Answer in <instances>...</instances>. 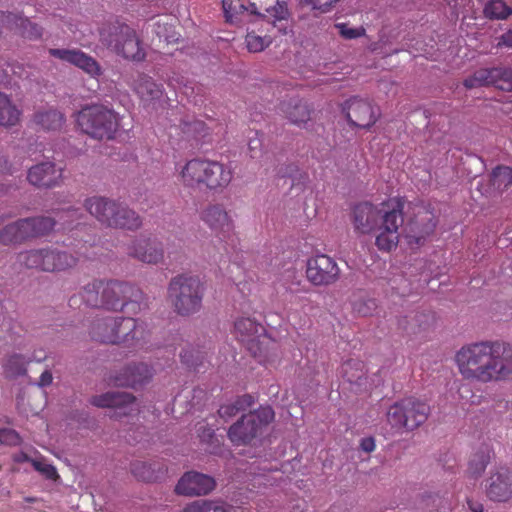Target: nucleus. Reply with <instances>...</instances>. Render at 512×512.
<instances>
[{
	"label": "nucleus",
	"instance_id": "1",
	"mask_svg": "<svg viewBox=\"0 0 512 512\" xmlns=\"http://www.w3.org/2000/svg\"><path fill=\"white\" fill-rule=\"evenodd\" d=\"M462 378L474 384H496L512 376V351L509 345L482 340L463 345L454 356Z\"/></svg>",
	"mask_w": 512,
	"mask_h": 512
},
{
	"label": "nucleus",
	"instance_id": "2",
	"mask_svg": "<svg viewBox=\"0 0 512 512\" xmlns=\"http://www.w3.org/2000/svg\"><path fill=\"white\" fill-rule=\"evenodd\" d=\"M354 231L360 235H375V246L381 252L395 250L404 225V201L389 199L378 205L360 202L353 207L351 216Z\"/></svg>",
	"mask_w": 512,
	"mask_h": 512
},
{
	"label": "nucleus",
	"instance_id": "3",
	"mask_svg": "<svg viewBox=\"0 0 512 512\" xmlns=\"http://www.w3.org/2000/svg\"><path fill=\"white\" fill-rule=\"evenodd\" d=\"M79 299L91 308L122 311L131 306L136 313L140 310L143 293L136 285L127 281L94 279L82 287L79 298L74 295L69 299V305L75 306Z\"/></svg>",
	"mask_w": 512,
	"mask_h": 512
},
{
	"label": "nucleus",
	"instance_id": "4",
	"mask_svg": "<svg viewBox=\"0 0 512 512\" xmlns=\"http://www.w3.org/2000/svg\"><path fill=\"white\" fill-rule=\"evenodd\" d=\"M233 179V170L228 165L205 158L188 160L179 169V180L186 188L222 192Z\"/></svg>",
	"mask_w": 512,
	"mask_h": 512
},
{
	"label": "nucleus",
	"instance_id": "5",
	"mask_svg": "<svg viewBox=\"0 0 512 512\" xmlns=\"http://www.w3.org/2000/svg\"><path fill=\"white\" fill-rule=\"evenodd\" d=\"M87 212L101 224L124 230H137L142 218L124 202L103 196L88 197L84 201Z\"/></svg>",
	"mask_w": 512,
	"mask_h": 512
},
{
	"label": "nucleus",
	"instance_id": "6",
	"mask_svg": "<svg viewBox=\"0 0 512 512\" xmlns=\"http://www.w3.org/2000/svg\"><path fill=\"white\" fill-rule=\"evenodd\" d=\"M99 40L105 47L126 60L140 62L146 57L136 31L119 20L103 23L99 28Z\"/></svg>",
	"mask_w": 512,
	"mask_h": 512
},
{
	"label": "nucleus",
	"instance_id": "7",
	"mask_svg": "<svg viewBox=\"0 0 512 512\" xmlns=\"http://www.w3.org/2000/svg\"><path fill=\"white\" fill-rule=\"evenodd\" d=\"M144 328L132 317L101 316L96 317L89 329L92 340L104 344H118L144 339Z\"/></svg>",
	"mask_w": 512,
	"mask_h": 512
},
{
	"label": "nucleus",
	"instance_id": "8",
	"mask_svg": "<svg viewBox=\"0 0 512 512\" xmlns=\"http://www.w3.org/2000/svg\"><path fill=\"white\" fill-rule=\"evenodd\" d=\"M76 247V255L56 248L30 250L20 253L18 261L29 269H38L45 272L64 271L74 267L81 258H90L88 250L91 246H87L86 242L80 246L76 245Z\"/></svg>",
	"mask_w": 512,
	"mask_h": 512
},
{
	"label": "nucleus",
	"instance_id": "9",
	"mask_svg": "<svg viewBox=\"0 0 512 512\" xmlns=\"http://www.w3.org/2000/svg\"><path fill=\"white\" fill-rule=\"evenodd\" d=\"M167 292L174 312L180 316L193 315L202 308L205 287L198 276L181 274L173 277Z\"/></svg>",
	"mask_w": 512,
	"mask_h": 512
},
{
	"label": "nucleus",
	"instance_id": "10",
	"mask_svg": "<svg viewBox=\"0 0 512 512\" xmlns=\"http://www.w3.org/2000/svg\"><path fill=\"white\" fill-rule=\"evenodd\" d=\"M77 127L86 135L97 140H111L120 126L117 113L103 105L83 107L76 113Z\"/></svg>",
	"mask_w": 512,
	"mask_h": 512
},
{
	"label": "nucleus",
	"instance_id": "11",
	"mask_svg": "<svg viewBox=\"0 0 512 512\" xmlns=\"http://www.w3.org/2000/svg\"><path fill=\"white\" fill-rule=\"evenodd\" d=\"M233 334L260 363L269 360L275 342L266 334L263 325L249 317H241L234 323Z\"/></svg>",
	"mask_w": 512,
	"mask_h": 512
},
{
	"label": "nucleus",
	"instance_id": "12",
	"mask_svg": "<svg viewBox=\"0 0 512 512\" xmlns=\"http://www.w3.org/2000/svg\"><path fill=\"white\" fill-rule=\"evenodd\" d=\"M200 219L223 243V251L226 255L235 250L238 243L235 223L222 204H208L202 209Z\"/></svg>",
	"mask_w": 512,
	"mask_h": 512
},
{
	"label": "nucleus",
	"instance_id": "13",
	"mask_svg": "<svg viewBox=\"0 0 512 512\" xmlns=\"http://www.w3.org/2000/svg\"><path fill=\"white\" fill-rule=\"evenodd\" d=\"M430 407L425 401L414 397L404 398L394 403L387 412V421L396 430L412 431L428 418Z\"/></svg>",
	"mask_w": 512,
	"mask_h": 512
},
{
	"label": "nucleus",
	"instance_id": "14",
	"mask_svg": "<svg viewBox=\"0 0 512 512\" xmlns=\"http://www.w3.org/2000/svg\"><path fill=\"white\" fill-rule=\"evenodd\" d=\"M275 413L269 406L260 407L254 412L243 415L228 430V437L235 445L250 443L263 429L273 421Z\"/></svg>",
	"mask_w": 512,
	"mask_h": 512
},
{
	"label": "nucleus",
	"instance_id": "15",
	"mask_svg": "<svg viewBox=\"0 0 512 512\" xmlns=\"http://www.w3.org/2000/svg\"><path fill=\"white\" fill-rule=\"evenodd\" d=\"M436 219L432 211L421 208L414 213L404 226L403 234L410 249L423 246L434 233Z\"/></svg>",
	"mask_w": 512,
	"mask_h": 512
},
{
	"label": "nucleus",
	"instance_id": "16",
	"mask_svg": "<svg viewBox=\"0 0 512 512\" xmlns=\"http://www.w3.org/2000/svg\"><path fill=\"white\" fill-rule=\"evenodd\" d=\"M340 276L335 260L326 254H317L307 260L306 277L315 286H328Z\"/></svg>",
	"mask_w": 512,
	"mask_h": 512
},
{
	"label": "nucleus",
	"instance_id": "17",
	"mask_svg": "<svg viewBox=\"0 0 512 512\" xmlns=\"http://www.w3.org/2000/svg\"><path fill=\"white\" fill-rule=\"evenodd\" d=\"M127 254L142 263L157 265L164 259V248L156 237L141 234L128 244Z\"/></svg>",
	"mask_w": 512,
	"mask_h": 512
},
{
	"label": "nucleus",
	"instance_id": "18",
	"mask_svg": "<svg viewBox=\"0 0 512 512\" xmlns=\"http://www.w3.org/2000/svg\"><path fill=\"white\" fill-rule=\"evenodd\" d=\"M467 89L492 85L502 91H512V70L509 68H482L467 77L464 82Z\"/></svg>",
	"mask_w": 512,
	"mask_h": 512
},
{
	"label": "nucleus",
	"instance_id": "19",
	"mask_svg": "<svg viewBox=\"0 0 512 512\" xmlns=\"http://www.w3.org/2000/svg\"><path fill=\"white\" fill-rule=\"evenodd\" d=\"M48 53L56 59L77 67L93 79H99L103 75L104 71L100 63L78 48H50Z\"/></svg>",
	"mask_w": 512,
	"mask_h": 512
},
{
	"label": "nucleus",
	"instance_id": "20",
	"mask_svg": "<svg viewBox=\"0 0 512 512\" xmlns=\"http://www.w3.org/2000/svg\"><path fill=\"white\" fill-rule=\"evenodd\" d=\"M63 171L54 162H41L28 169L27 181L34 187L51 189L62 184Z\"/></svg>",
	"mask_w": 512,
	"mask_h": 512
},
{
	"label": "nucleus",
	"instance_id": "21",
	"mask_svg": "<svg viewBox=\"0 0 512 512\" xmlns=\"http://www.w3.org/2000/svg\"><path fill=\"white\" fill-rule=\"evenodd\" d=\"M485 493L493 502H508L512 499V473L507 467L492 471L485 480Z\"/></svg>",
	"mask_w": 512,
	"mask_h": 512
},
{
	"label": "nucleus",
	"instance_id": "22",
	"mask_svg": "<svg viewBox=\"0 0 512 512\" xmlns=\"http://www.w3.org/2000/svg\"><path fill=\"white\" fill-rule=\"evenodd\" d=\"M214 478L196 471L186 472L178 481L175 492L184 496L207 495L215 488Z\"/></svg>",
	"mask_w": 512,
	"mask_h": 512
},
{
	"label": "nucleus",
	"instance_id": "23",
	"mask_svg": "<svg viewBox=\"0 0 512 512\" xmlns=\"http://www.w3.org/2000/svg\"><path fill=\"white\" fill-rule=\"evenodd\" d=\"M348 121L355 127L367 129L375 124L378 113L369 101L353 97L346 102Z\"/></svg>",
	"mask_w": 512,
	"mask_h": 512
},
{
	"label": "nucleus",
	"instance_id": "24",
	"mask_svg": "<svg viewBox=\"0 0 512 512\" xmlns=\"http://www.w3.org/2000/svg\"><path fill=\"white\" fill-rule=\"evenodd\" d=\"M136 398L127 392H107L91 398V404L100 408H116L117 416L130 415L134 411Z\"/></svg>",
	"mask_w": 512,
	"mask_h": 512
},
{
	"label": "nucleus",
	"instance_id": "25",
	"mask_svg": "<svg viewBox=\"0 0 512 512\" xmlns=\"http://www.w3.org/2000/svg\"><path fill=\"white\" fill-rule=\"evenodd\" d=\"M152 378V370L147 364L127 365L121 372L112 376L109 383L119 387H137Z\"/></svg>",
	"mask_w": 512,
	"mask_h": 512
},
{
	"label": "nucleus",
	"instance_id": "26",
	"mask_svg": "<svg viewBox=\"0 0 512 512\" xmlns=\"http://www.w3.org/2000/svg\"><path fill=\"white\" fill-rule=\"evenodd\" d=\"M280 109L285 117L297 126H302L311 119L312 108L301 99L292 98L288 102H283Z\"/></svg>",
	"mask_w": 512,
	"mask_h": 512
},
{
	"label": "nucleus",
	"instance_id": "27",
	"mask_svg": "<svg viewBox=\"0 0 512 512\" xmlns=\"http://www.w3.org/2000/svg\"><path fill=\"white\" fill-rule=\"evenodd\" d=\"M27 225L25 218L6 225L0 230V243L11 245L29 240Z\"/></svg>",
	"mask_w": 512,
	"mask_h": 512
},
{
	"label": "nucleus",
	"instance_id": "28",
	"mask_svg": "<svg viewBox=\"0 0 512 512\" xmlns=\"http://www.w3.org/2000/svg\"><path fill=\"white\" fill-rule=\"evenodd\" d=\"M33 123L46 131H56L65 123L64 115L56 109L39 110L34 113Z\"/></svg>",
	"mask_w": 512,
	"mask_h": 512
},
{
	"label": "nucleus",
	"instance_id": "29",
	"mask_svg": "<svg viewBox=\"0 0 512 512\" xmlns=\"http://www.w3.org/2000/svg\"><path fill=\"white\" fill-rule=\"evenodd\" d=\"M22 112L12 100L0 92V126L13 127L20 122Z\"/></svg>",
	"mask_w": 512,
	"mask_h": 512
},
{
	"label": "nucleus",
	"instance_id": "30",
	"mask_svg": "<svg viewBox=\"0 0 512 512\" xmlns=\"http://www.w3.org/2000/svg\"><path fill=\"white\" fill-rule=\"evenodd\" d=\"M492 449L488 445L481 446L471 456L467 472L473 478L479 477L486 469L492 456Z\"/></svg>",
	"mask_w": 512,
	"mask_h": 512
},
{
	"label": "nucleus",
	"instance_id": "31",
	"mask_svg": "<svg viewBox=\"0 0 512 512\" xmlns=\"http://www.w3.org/2000/svg\"><path fill=\"white\" fill-rule=\"evenodd\" d=\"M29 239L38 238L49 234L55 227L56 221L49 216H37L25 218Z\"/></svg>",
	"mask_w": 512,
	"mask_h": 512
},
{
	"label": "nucleus",
	"instance_id": "32",
	"mask_svg": "<svg viewBox=\"0 0 512 512\" xmlns=\"http://www.w3.org/2000/svg\"><path fill=\"white\" fill-rule=\"evenodd\" d=\"M135 90L145 101L160 99L163 94L162 86L157 84L151 77L144 74L139 76Z\"/></svg>",
	"mask_w": 512,
	"mask_h": 512
},
{
	"label": "nucleus",
	"instance_id": "33",
	"mask_svg": "<svg viewBox=\"0 0 512 512\" xmlns=\"http://www.w3.org/2000/svg\"><path fill=\"white\" fill-rule=\"evenodd\" d=\"M207 356V349L202 346L194 347L192 345H188L186 348L182 349L180 353L181 362L186 365L188 368L196 369L198 366L202 365Z\"/></svg>",
	"mask_w": 512,
	"mask_h": 512
},
{
	"label": "nucleus",
	"instance_id": "34",
	"mask_svg": "<svg viewBox=\"0 0 512 512\" xmlns=\"http://www.w3.org/2000/svg\"><path fill=\"white\" fill-rule=\"evenodd\" d=\"M483 13L490 20H505L512 15V8L503 0H490L485 4Z\"/></svg>",
	"mask_w": 512,
	"mask_h": 512
},
{
	"label": "nucleus",
	"instance_id": "35",
	"mask_svg": "<svg viewBox=\"0 0 512 512\" xmlns=\"http://www.w3.org/2000/svg\"><path fill=\"white\" fill-rule=\"evenodd\" d=\"M342 375L349 383L360 384L365 376L364 364L359 360H348L342 365Z\"/></svg>",
	"mask_w": 512,
	"mask_h": 512
},
{
	"label": "nucleus",
	"instance_id": "36",
	"mask_svg": "<svg viewBox=\"0 0 512 512\" xmlns=\"http://www.w3.org/2000/svg\"><path fill=\"white\" fill-rule=\"evenodd\" d=\"M29 363L21 354H13L8 357L3 365L4 372L8 377H18L25 375L26 366Z\"/></svg>",
	"mask_w": 512,
	"mask_h": 512
},
{
	"label": "nucleus",
	"instance_id": "37",
	"mask_svg": "<svg viewBox=\"0 0 512 512\" xmlns=\"http://www.w3.org/2000/svg\"><path fill=\"white\" fill-rule=\"evenodd\" d=\"M264 10L265 13L262 16L274 26L277 22L287 21L290 16L288 5L283 0H277L274 6L266 7Z\"/></svg>",
	"mask_w": 512,
	"mask_h": 512
},
{
	"label": "nucleus",
	"instance_id": "38",
	"mask_svg": "<svg viewBox=\"0 0 512 512\" xmlns=\"http://www.w3.org/2000/svg\"><path fill=\"white\" fill-rule=\"evenodd\" d=\"M182 512H231V509L216 501L199 500L186 506Z\"/></svg>",
	"mask_w": 512,
	"mask_h": 512
},
{
	"label": "nucleus",
	"instance_id": "39",
	"mask_svg": "<svg viewBox=\"0 0 512 512\" xmlns=\"http://www.w3.org/2000/svg\"><path fill=\"white\" fill-rule=\"evenodd\" d=\"M491 182L497 189H507L512 185V168L497 166L491 174Z\"/></svg>",
	"mask_w": 512,
	"mask_h": 512
},
{
	"label": "nucleus",
	"instance_id": "40",
	"mask_svg": "<svg viewBox=\"0 0 512 512\" xmlns=\"http://www.w3.org/2000/svg\"><path fill=\"white\" fill-rule=\"evenodd\" d=\"M43 31L44 29L40 25L30 21L28 17H25L16 33L28 40H39L43 36Z\"/></svg>",
	"mask_w": 512,
	"mask_h": 512
},
{
	"label": "nucleus",
	"instance_id": "41",
	"mask_svg": "<svg viewBox=\"0 0 512 512\" xmlns=\"http://www.w3.org/2000/svg\"><path fill=\"white\" fill-rule=\"evenodd\" d=\"M413 324H411L410 328L403 327L404 330H411V332L416 333L417 331H422L428 329L435 322L434 313L427 312H419L413 316Z\"/></svg>",
	"mask_w": 512,
	"mask_h": 512
},
{
	"label": "nucleus",
	"instance_id": "42",
	"mask_svg": "<svg viewBox=\"0 0 512 512\" xmlns=\"http://www.w3.org/2000/svg\"><path fill=\"white\" fill-rule=\"evenodd\" d=\"M155 32L160 39H163L167 44L177 43L179 40V33H177L171 24L156 23Z\"/></svg>",
	"mask_w": 512,
	"mask_h": 512
},
{
	"label": "nucleus",
	"instance_id": "43",
	"mask_svg": "<svg viewBox=\"0 0 512 512\" xmlns=\"http://www.w3.org/2000/svg\"><path fill=\"white\" fill-rule=\"evenodd\" d=\"M23 19H25V17L22 13L0 11V22L9 30L16 32L18 27L22 24Z\"/></svg>",
	"mask_w": 512,
	"mask_h": 512
},
{
	"label": "nucleus",
	"instance_id": "44",
	"mask_svg": "<svg viewBox=\"0 0 512 512\" xmlns=\"http://www.w3.org/2000/svg\"><path fill=\"white\" fill-rule=\"evenodd\" d=\"M133 475L139 480L150 482L153 481L154 471L151 466L145 462H135L131 465Z\"/></svg>",
	"mask_w": 512,
	"mask_h": 512
},
{
	"label": "nucleus",
	"instance_id": "45",
	"mask_svg": "<svg viewBox=\"0 0 512 512\" xmlns=\"http://www.w3.org/2000/svg\"><path fill=\"white\" fill-rule=\"evenodd\" d=\"M377 304L374 299H361L353 303V311L359 316H370L376 310Z\"/></svg>",
	"mask_w": 512,
	"mask_h": 512
},
{
	"label": "nucleus",
	"instance_id": "46",
	"mask_svg": "<svg viewBox=\"0 0 512 512\" xmlns=\"http://www.w3.org/2000/svg\"><path fill=\"white\" fill-rule=\"evenodd\" d=\"M245 41L248 50L253 53L264 50V48L269 44V41H267L266 38L256 35L254 32L247 33Z\"/></svg>",
	"mask_w": 512,
	"mask_h": 512
},
{
	"label": "nucleus",
	"instance_id": "47",
	"mask_svg": "<svg viewBox=\"0 0 512 512\" xmlns=\"http://www.w3.org/2000/svg\"><path fill=\"white\" fill-rule=\"evenodd\" d=\"M31 463L34 469L44 475L47 479L54 480L58 477L57 470L53 465L43 460H31Z\"/></svg>",
	"mask_w": 512,
	"mask_h": 512
},
{
	"label": "nucleus",
	"instance_id": "48",
	"mask_svg": "<svg viewBox=\"0 0 512 512\" xmlns=\"http://www.w3.org/2000/svg\"><path fill=\"white\" fill-rule=\"evenodd\" d=\"M336 27L339 29V33L346 39H355L365 34L364 28H351L347 24H337Z\"/></svg>",
	"mask_w": 512,
	"mask_h": 512
},
{
	"label": "nucleus",
	"instance_id": "49",
	"mask_svg": "<svg viewBox=\"0 0 512 512\" xmlns=\"http://www.w3.org/2000/svg\"><path fill=\"white\" fill-rule=\"evenodd\" d=\"M339 0H305L313 9L321 13L329 12Z\"/></svg>",
	"mask_w": 512,
	"mask_h": 512
},
{
	"label": "nucleus",
	"instance_id": "50",
	"mask_svg": "<svg viewBox=\"0 0 512 512\" xmlns=\"http://www.w3.org/2000/svg\"><path fill=\"white\" fill-rule=\"evenodd\" d=\"M0 442L9 445H17L20 443V437L18 433L12 429H1Z\"/></svg>",
	"mask_w": 512,
	"mask_h": 512
},
{
	"label": "nucleus",
	"instance_id": "51",
	"mask_svg": "<svg viewBox=\"0 0 512 512\" xmlns=\"http://www.w3.org/2000/svg\"><path fill=\"white\" fill-rule=\"evenodd\" d=\"M239 412L240 409L236 401L230 404L222 405L218 410V414L221 418H230L235 416Z\"/></svg>",
	"mask_w": 512,
	"mask_h": 512
},
{
	"label": "nucleus",
	"instance_id": "52",
	"mask_svg": "<svg viewBox=\"0 0 512 512\" xmlns=\"http://www.w3.org/2000/svg\"><path fill=\"white\" fill-rule=\"evenodd\" d=\"M235 401L240 411L246 410L247 408H250L254 404V398L248 394L238 397Z\"/></svg>",
	"mask_w": 512,
	"mask_h": 512
},
{
	"label": "nucleus",
	"instance_id": "53",
	"mask_svg": "<svg viewBox=\"0 0 512 512\" xmlns=\"http://www.w3.org/2000/svg\"><path fill=\"white\" fill-rule=\"evenodd\" d=\"M375 440L373 437H366L360 441V448L367 453L375 450Z\"/></svg>",
	"mask_w": 512,
	"mask_h": 512
},
{
	"label": "nucleus",
	"instance_id": "54",
	"mask_svg": "<svg viewBox=\"0 0 512 512\" xmlns=\"http://www.w3.org/2000/svg\"><path fill=\"white\" fill-rule=\"evenodd\" d=\"M498 47H507L512 48V29L508 30L506 33L502 34L499 38Z\"/></svg>",
	"mask_w": 512,
	"mask_h": 512
},
{
	"label": "nucleus",
	"instance_id": "55",
	"mask_svg": "<svg viewBox=\"0 0 512 512\" xmlns=\"http://www.w3.org/2000/svg\"><path fill=\"white\" fill-rule=\"evenodd\" d=\"M0 173H2V174H13L14 173L12 166L9 164L8 159L3 155L0 156Z\"/></svg>",
	"mask_w": 512,
	"mask_h": 512
},
{
	"label": "nucleus",
	"instance_id": "56",
	"mask_svg": "<svg viewBox=\"0 0 512 512\" xmlns=\"http://www.w3.org/2000/svg\"><path fill=\"white\" fill-rule=\"evenodd\" d=\"M52 380H53V377H52V374L50 371L48 370H45L40 378H39V382H38V385L40 387H46V386H49L51 383H52Z\"/></svg>",
	"mask_w": 512,
	"mask_h": 512
},
{
	"label": "nucleus",
	"instance_id": "57",
	"mask_svg": "<svg viewBox=\"0 0 512 512\" xmlns=\"http://www.w3.org/2000/svg\"><path fill=\"white\" fill-rule=\"evenodd\" d=\"M467 505L471 512H483L484 506L481 502L473 499H467Z\"/></svg>",
	"mask_w": 512,
	"mask_h": 512
},
{
	"label": "nucleus",
	"instance_id": "58",
	"mask_svg": "<svg viewBox=\"0 0 512 512\" xmlns=\"http://www.w3.org/2000/svg\"><path fill=\"white\" fill-rule=\"evenodd\" d=\"M11 72L14 75H17L19 78L24 76V68L21 65H11Z\"/></svg>",
	"mask_w": 512,
	"mask_h": 512
},
{
	"label": "nucleus",
	"instance_id": "59",
	"mask_svg": "<svg viewBox=\"0 0 512 512\" xmlns=\"http://www.w3.org/2000/svg\"><path fill=\"white\" fill-rule=\"evenodd\" d=\"M31 460L32 459H30V457L24 452H21L14 456V461L16 462H31Z\"/></svg>",
	"mask_w": 512,
	"mask_h": 512
},
{
	"label": "nucleus",
	"instance_id": "60",
	"mask_svg": "<svg viewBox=\"0 0 512 512\" xmlns=\"http://www.w3.org/2000/svg\"><path fill=\"white\" fill-rule=\"evenodd\" d=\"M261 148V142L259 139H251L249 141V149L253 152Z\"/></svg>",
	"mask_w": 512,
	"mask_h": 512
},
{
	"label": "nucleus",
	"instance_id": "61",
	"mask_svg": "<svg viewBox=\"0 0 512 512\" xmlns=\"http://www.w3.org/2000/svg\"><path fill=\"white\" fill-rule=\"evenodd\" d=\"M67 217L69 218H78V216L81 214L80 210L78 208H69L66 211Z\"/></svg>",
	"mask_w": 512,
	"mask_h": 512
},
{
	"label": "nucleus",
	"instance_id": "62",
	"mask_svg": "<svg viewBox=\"0 0 512 512\" xmlns=\"http://www.w3.org/2000/svg\"><path fill=\"white\" fill-rule=\"evenodd\" d=\"M228 3L226 0L223 1V7H224V10L226 12V14L229 16V17H232V15L234 13H238V9L235 7V8H231L230 6L227 7Z\"/></svg>",
	"mask_w": 512,
	"mask_h": 512
},
{
	"label": "nucleus",
	"instance_id": "63",
	"mask_svg": "<svg viewBox=\"0 0 512 512\" xmlns=\"http://www.w3.org/2000/svg\"><path fill=\"white\" fill-rule=\"evenodd\" d=\"M9 76V73L7 70H4L2 75L0 76V82L1 83H7L8 81H6V79L8 78Z\"/></svg>",
	"mask_w": 512,
	"mask_h": 512
},
{
	"label": "nucleus",
	"instance_id": "64",
	"mask_svg": "<svg viewBox=\"0 0 512 512\" xmlns=\"http://www.w3.org/2000/svg\"><path fill=\"white\" fill-rule=\"evenodd\" d=\"M250 7H251V13L252 14L260 15V12L257 10V7H256L255 3H250Z\"/></svg>",
	"mask_w": 512,
	"mask_h": 512
}]
</instances>
